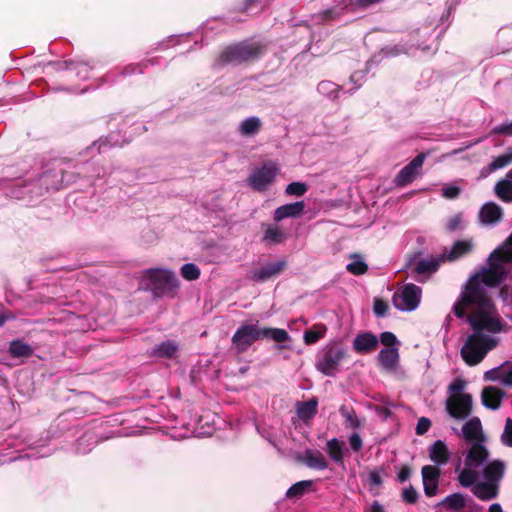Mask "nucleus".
<instances>
[{"label":"nucleus","instance_id":"6","mask_svg":"<svg viewBox=\"0 0 512 512\" xmlns=\"http://www.w3.org/2000/svg\"><path fill=\"white\" fill-rule=\"evenodd\" d=\"M279 173V167L276 163L268 161L261 167L256 168L249 176L248 185L256 191H264L271 185Z\"/></svg>","mask_w":512,"mask_h":512},{"label":"nucleus","instance_id":"59","mask_svg":"<svg viewBox=\"0 0 512 512\" xmlns=\"http://www.w3.org/2000/svg\"><path fill=\"white\" fill-rule=\"evenodd\" d=\"M366 512H385L384 507L378 502L374 501L370 508L366 510Z\"/></svg>","mask_w":512,"mask_h":512},{"label":"nucleus","instance_id":"49","mask_svg":"<svg viewBox=\"0 0 512 512\" xmlns=\"http://www.w3.org/2000/svg\"><path fill=\"white\" fill-rule=\"evenodd\" d=\"M465 386H466L465 380H463L461 378H457L448 386V391L450 392V395L464 393L463 390H464Z\"/></svg>","mask_w":512,"mask_h":512},{"label":"nucleus","instance_id":"13","mask_svg":"<svg viewBox=\"0 0 512 512\" xmlns=\"http://www.w3.org/2000/svg\"><path fill=\"white\" fill-rule=\"evenodd\" d=\"M502 217L503 209L495 202L485 203L479 211L480 221L485 225H496Z\"/></svg>","mask_w":512,"mask_h":512},{"label":"nucleus","instance_id":"20","mask_svg":"<svg viewBox=\"0 0 512 512\" xmlns=\"http://www.w3.org/2000/svg\"><path fill=\"white\" fill-rule=\"evenodd\" d=\"M287 239L285 231L277 224L265 225L262 242L267 245H277L283 243Z\"/></svg>","mask_w":512,"mask_h":512},{"label":"nucleus","instance_id":"7","mask_svg":"<svg viewBox=\"0 0 512 512\" xmlns=\"http://www.w3.org/2000/svg\"><path fill=\"white\" fill-rule=\"evenodd\" d=\"M472 397L468 393L450 395L445 401V410L449 416L456 420H464L472 412Z\"/></svg>","mask_w":512,"mask_h":512},{"label":"nucleus","instance_id":"64","mask_svg":"<svg viewBox=\"0 0 512 512\" xmlns=\"http://www.w3.org/2000/svg\"><path fill=\"white\" fill-rule=\"evenodd\" d=\"M400 52H403V53H409L410 52V48H400V49H397L396 53H400Z\"/></svg>","mask_w":512,"mask_h":512},{"label":"nucleus","instance_id":"61","mask_svg":"<svg viewBox=\"0 0 512 512\" xmlns=\"http://www.w3.org/2000/svg\"><path fill=\"white\" fill-rule=\"evenodd\" d=\"M418 48L421 49L422 51L424 52H428L430 50H435V48L432 47V45H423V44H419L418 45Z\"/></svg>","mask_w":512,"mask_h":512},{"label":"nucleus","instance_id":"48","mask_svg":"<svg viewBox=\"0 0 512 512\" xmlns=\"http://www.w3.org/2000/svg\"><path fill=\"white\" fill-rule=\"evenodd\" d=\"M373 310L377 317H384L388 311V304L382 299H375Z\"/></svg>","mask_w":512,"mask_h":512},{"label":"nucleus","instance_id":"54","mask_svg":"<svg viewBox=\"0 0 512 512\" xmlns=\"http://www.w3.org/2000/svg\"><path fill=\"white\" fill-rule=\"evenodd\" d=\"M364 77L365 73L363 71H356L350 76V81L356 85L354 90L361 86Z\"/></svg>","mask_w":512,"mask_h":512},{"label":"nucleus","instance_id":"42","mask_svg":"<svg viewBox=\"0 0 512 512\" xmlns=\"http://www.w3.org/2000/svg\"><path fill=\"white\" fill-rule=\"evenodd\" d=\"M421 473H422L423 481L439 480V477H440L439 468H437L436 466H432V465L423 466Z\"/></svg>","mask_w":512,"mask_h":512},{"label":"nucleus","instance_id":"63","mask_svg":"<svg viewBox=\"0 0 512 512\" xmlns=\"http://www.w3.org/2000/svg\"><path fill=\"white\" fill-rule=\"evenodd\" d=\"M8 315L0 313V327L9 319Z\"/></svg>","mask_w":512,"mask_h":512},{"label":"nucleus","instance_id":"38","mask_svg":"<svg viewBox=\"0 0 512 512\" xmlns=\"http://www.w3.org/2000/svg\"><path fill=\"white\" fill-rule=\"evenodd\" d=\"M326 328L324 326H318L315 329L307 330L304 333V342L307 345L314 344L324 337Z\"/></svg>","mask_w":512,"mask_h":512},{"label":"nucleus","instance_id":"8","mask_svg":"<svg viewBox=\"0 0 512 512\" xmlns=\"http://www.w3.org/2000/svg\"><path fill=\"white\" fill-rule=\"evenodd\" d=\"M421 288L415 284H407L393 296V304L400 311L415 310L421 300Z\"/></svg>","mask_w":512,"mask_h":512},{"label":"nucleus","instance_id":"21","mask_svg":"<svg viewBox=\"0 0 512 512\" xmlns=\"http://www.w3.org/2000/svg\"><path fill=\"white\" fill-rule=\"evenodd\" d=\"M483 476L485 482L499 486V482L504 475V464L500 461H494L488 465H484Z\"/></svg>","mask_w":512,"mask_h":512},{"label":"nucleus","instance_id":"14","mask_svg":"<svg viewBox=\"0 0 512 512\" xmlns=\"http://www.w3.org/2000/svg\"><path fill=\"white\" fill-rule=\"evenodd\" d=\"M485 379L490 381H498L504 386H512V362H505L499 367L487 371L484 375Z\"/></svg>","mask_w":512,"mask_h":512},{"label":"nucleus","instance_id":"5","mask_svg":"<svg viewBox=\"0 0 512 512\" xmlns=\"http://www.w3.org/2000/svg\"><path fill=\"white\" fill-rule=\"evenodd\" d=\"M157 295L174 292L179 287V280L170 269L153 268L145 272Z\"/></svg>","mask_w":512,"mask_h":512},{"label":"nucleus","instance_id":"33","mask_svg":"<svg viewBox=\"0 0 512 512\" xmlns=\"http://www.w3.org/2000/svg\"><path fill=\"white\" fill-rule=\"evenodd\" d=\"M317 91L329 99H336L340 92V87L331 81H321L317 86Z\"/></svg>","mask_w":512,"mask_h":512},{"label":"nucleus","instance_id":"27","mask_svg":"<svg viewBox=\"0 0 512 512\" xmlns=\"http://www.w3.org/2000/svg\"><path fill=\"white\" fill-rule=\"evenodd\" d=\"M512 163V158L506 150L503 154L495 157L492 161L481 170V176L486 177L489 174L502 169Z\"/></svg>","mask_w":512,"mask_h":512},{"label":"nucleus","instance_id":"52","mask_svg":"<svg viewBox=\"0 0 512 512\" xmlns=\"http://www.w3.org/2000/svg\"><path fill=\"white\" fill-rule=\"evenodd\" d=\"M380 340L382 344L388 347H392L397 342V338L392 332H383L380 335Z\"/></svg>","mask_w":512,"mask_h":512},{"label":"nucleus","instance_id":"62","mask_svg":"<svg viewBox=\"0 0 512 512\" xmlns=\"http://www.w3.org/2000/svg\"><path fill=\"white\" fill-rule=\"evenodd\" d=\"M55 175H53L54 177ZM52 177L51 174H44L42 177H41V181L44 183V184H48L50 182V178Z\"/></svg>","mask_w":512,"mask_h":512},{"label":"nucleus","instance_id":"57","mask_svg":"<svg viewBox=\"0 0 512 512\" xmlns=\"http://www.w3.org/2000/svg\"><path fill=\"white\" fill-rule=\"evenodd\" d=\"M369 482L375 486H379L382 484L381 475L378 472H370L369 473Z\"/></svg>","mask_w":512,"mask_h":512},{"label":"nucleus","instance_id":"51","mask_svg":"<svg viewBox=\"0 0 512 512\" xmlns=\"http://www.w3.org/2000/svg\"><path fill=\"white\" fill-rule=\"evenodd\" d=\"M431 426V421L426 417H421L416 425V434L423 435Z\"/></svg>","mask_w":512,"mask_h":512},{"label":"nucleus","instance_id":"43","mask_svg":"<svg viewBox=\"0 0 512 512\" xmlns=\"http://www.w3.org/2000/svg\"><path fill=\"white\" fill-rule=\"evenodd\" d=\"M502 443L507 447H512V419L507 418L505 421L504 430L501 435Z\"/></svg>","mask_w":512,"mask_h":512},{"label":"nucleus","instance_id":"29","mask_svg":"<svg viewBox=\"0 0 512 512\" xmlns=\"http://www.w3.org/2000/svg\"><path fill=\"white\" fill-rule=\"evenodd\" d=\"M326 452L335 463L340 465L344 463V445L338 438H332L327 441Z\"/></svg>","mask_w":512,"mask_h":512},{"label":"nucleus","instance_id":"45","mask_svg":"<svg viewBox=\"0 0 512 512\" xmlns=\"http://www.w3.org/2000/svg\"><path fill=\"white\" fill-rule=\"evenodd\" d=\"M418 499V492L412 485L405 487L402 491V500L408 504L416 503Z\"/></svg>","mask_w":512,"mask_h":512},{"label":"nucleus","instance_id":"4","mask_svg":"<svg viewBox=\"0 0 512 512\" xmlns=\"http://www.w3.org/2000/svg\"><path fill=\"white\" fill-rule=\"evenodd\" d=\"M346 357L347 350L342 345L329 343L318 352L315 368L325 376L334 377Z\"/></svg>","mask_w":512,"mask_h":512},{"label":"nucleus","instance_id":"39","mask_svg":"<svg viewBox=\"0 0 512 512\" xmlns=\"http://www.w3.org/2000/svg\"><path fill=\"white\" fill-rule=\"evenodd\" d=\"M181 275L188 281H194L200 277V269L194 263H186L181 267Z\"/></svg>","mask_w":512,"mask_h":512},{"label":"nucleus","instance_id":"24","mask_svg":"<svg viewBox=\"0 0 512 512\" xmlns=\"http://www.w3.org/2000/svg\"><path fill=\"white\" fill-rule=\"evenodd\" d=\"M179 350V345L173 340L163 341L155 345L150 355L159 358H173Z\"/></svg>","mask_w":512,"mask_h":512},{"label":"nucleus","instance_id":"35","mask_svg":"<svg viewBox=\"0 0 512 512\" xmlns=\"http://www.w3.org/2000/svg\"><path fill=\"white\" fill-rule=\"evenodd\" d=\"M351 259H352V261L350 263H348L346 266V269L350 273H352L354 275H362L367 271L368 266L364 262V260L361 258V256L353 255V256H351Z\"/></svg>","mask_w":512,"mask_h":512},{"label":"nucleus","instance_id":"26","mask_svg":"<svg viewBox=\"0 0 512 512\" xmlns=\"http://www.w3.org/2000/svg\"><path fill=\"white\" fill-rule=\"evenodd\" d=\"M411 265L413 266V271L418 276H422L434 273L438 269L439 262L434 258H416Z\"/></svg>","mask_w":512,"mask_h":512},{"label":"nucleus","instance_id":"36","mask_svg":"<svg viewBox=\"0 0 512 512\" xmlns=\"http://www.w3.org/2000/svg\"><path fill=\"white\" fill-rule=\"evenodd\" d=\"M339 412L345 418V423L347 427L355 429L361 426V422L358 419L354 410L348 409L346 406L343 405L340 407Z\"/></svg>","mask_w":512,"mask_h":512},{"label":"nucleus","instance_id":"60","mask_svg":"<svg viewBox=\"0 0 512 512\" xmlns=\"http://www.w3.org/2000/svg\"><path fill=\"white\" fill-rule=\"evenodd\" d=\"M488 512H503L502 507L498 503L490 505Z\"/></svg>","mask_w":512,"mask_h":512},{"label":"nucleus","instance_id":"16","mask_svg":"<svg viewBox=\"0 0 512 512\" xmlns=\"http://www.w3.org/2000/svg\"><path fill=\"white\" fill-rule=\"evenodd\" d=\"M430 460L436 465L441 466L448 462L450 452L447 445L442 440H436L428 449Z\"/></svg>","mask_w":512,"mask_h":512},{"label":"nucleus","instance_id":"25","mask_svg":"<svg viewBox=\"0 0 512 512\" xmlns=\"http://www.w3.org/2000/svg\"><path fill=\"white\" fill-rule=\"evenodd\" d=\"M482 434V425L478 417H473L464 423L461 429L462 437L467 441L478 440Z\"/></svg>","mask_w":512,"mask_h":512},{"label":"nucleus","instance_id":"47","mask_svg":"<svg viewBox=\"0 0 512 512\" xmlns=\"http://www.w3.org/2000/svg\"><path fill=\"white\" fill-rule=\"evenodd\" d=\"M349 445L352 451L360 452L363 448V440L359 433L354 432L349 437Z\"/></svg>","mask_w":512,"mask_h":512},{"label":"nucleus","instance_id":"11","mask_svg":"<svg viewBox=\"0 0 512 512\" xmlns=\"http://www.w3.org/2000/svg\"><path fill=\"white\" fill-rule=\"evenodd\" d=\"M287 266L284 259L277 260L272 263H267L259 269L252 271L251 279L255 282H265L271 278L278 276Z\"/></svg>","mask_w":512,"mask_h":512},{"label":"nucleus","instance_id":"10","mask_svg":"<svg viewBox=\"0 0 512 512\" xmlns=\"http://www.w3.org/2000/svg\"><path fill=\"white\" fill-rule=\"evenodd\" d=\"M426 159L425 153H420L405 165L396 175L395 184L398 187H405L411 184L419 175Z\"/></svg>","mask_w":512,"mask_h":512},{"label":"nucleus","instance_id":"12","mask_svg":"<svg viewBox=\"0 0 512 512\" xmlns=\"http://www.w3.org/2000/svg\"><path fill=\"white\" fill-rule=\"evenodd\" d=\"M304 209V201L284 204L275 209L273 219L275 222H280L287 218H297L303 214Z\"/></svg>","mask_w":512,"mask_h":512},{"label":"nucleus","instance_id":"1","mask_svg":"<svg viewBox=\"0 0 512 512\" xmlns=\"http://www.w3.org/2000/svg\"><path fill=\"white\" fill-rule=\"evenodd\" d=\"M512 265V235L488 258V268L471 276L452 306L453 314L466 318L472 333L460 350L466 364L474 366L483 361L489 351L499 343L498 334L505 323L501 319L488 289L498 286L510 273Z\"/></svg>","mask_w":512,"mask_h":512},{"label":"nucleus","instance_id":"9","mask_svg":"<svg viewBox=\"0 0 512 512\" xmlns=\"http://www.w3.org/2000/svg\"><path fill=\"white\" fill-rule=\"evenodd\" d=\"M262 328L255 324H242L234 333L232 343L238 352L246 351L255 341L263 339Z\"/></svg>","mask_w":512,"mask_h":512},{"label":"nucleus","instance_id":"41","mask_svg":"<svg viewBox=\"0 0 512 512\" xmlns=\"http://www.w3.org/2000/svg\"><path fill=\"white\" fill-rule=\"evenodd\" d=\"M67 69L75 72V74L82 79L87 78L89 72V66L83 62H72Z\"/></svg>","mask_w":512,"mask_h":512},{"label":"nucleus","instance_id":"30","mask_svg":"<svg viewBox=\"0 0 512 512\" xmlns=\"http://www.w3.org/2000/svg\"><path fill=\"white\" fill-rule=\"evenodd\" d=\"M9 353L12 357H29L33 354V348L22 340H13L9 344Z\"/></svg>","mask_w":512,"mask_h":512},{"label":"nucleus","instance_id":"22","mask_svg":"<svg viewBox=\"0 0 512 512\" xmlns=\"http://www.w3.org/2000/svg\"><path fill=\"white\" fill-rule=\"evenodd\" d=\"M380 365L386 370H393L398 365L399 352L396 347H387L380 350L378 354Z\"/></svg>","mask_w":512,"mask_h":512},{"label":"nucleus","instance_id":"3","mask_svg":"<svg viewBox=\"0 0 512 512\" xmlns=\"http://www.w3.org/2000/svg\"><path fill=\"white\" fill-rule=\"evenodd\" d=\"M262 53V47L257 43L241 42L228 46L216 59L215 65H238L246 61L258 58Z\"/></svg>","mask_w":512,"mask_h":512},{"label":"nucleus","instance_id":"40","mask_svg":"<svg viewBox=\"0 0 512 512\" xmlns=\"http://www.w3.org/2000/svg\"><path fill=\"white\" fill-rule=\"evenodd\" d=\"M308 190V187L303 182H292L286 186L285 193L290 196L301 197Z\"/></svg>","mask_w":512,"mask_h":512},{"label":"nucleus","instance_id":"23","mask_svg":"<svg viewBox=\"0 0 512 512\" xmlns=\"http://www.w3.org/2000/svg\"><path fill=\"white\" fill-rule=\"evenodd\" d=\"M261 128V119L257 116H250L240 122L238 132L243 137H253L259 133Z\"/></svg>","mask_w":512,"mask_h":512},{"label":"nucleus","instance_id":"19","mask_svg":"<svg viewBox=\"0 0 512 512\" xmlns=\"http://www.w3.org/2000/svg\"><path fill=\"white\" fill-rule=\"evenodd\" d=\"M504 393L496 387H486L482 391L481 400L482 404L491 410H496L500 407Z\"/></svg>","mask_w":512,"mask_h":512},{"label":"nucleus","instance_id":"28","mask_svg":"<svg viewBox=\"0 0 512 512\" xmlns=\"http://www.w3.org/2000/svg\"><path fill=\"white\" fill-rule=\"evenodd\" d=\"M318 401L316 398H311L308 401L299 402L296 410L298 417L303 421L312 419L317 413Z\"/></svg>","mask_w":512,"mask_h":512},{"label":"nucleus","instance_id":"55","mask_svg":"<svg viewBox=\"0 0 512 512\" xmlns=\"http://www.w3.org/2000/svg\"><path fill=\"white\" fill-rule=\"evenodd\" d=\"M411 476V470L409 467L407 466H404L401 468V470L399 471L398 475H397V478L400 482H405L407 481Z\"/></svg>","mask_w":512,"mask_h":512},{"label":"nucleus","instance_id":"56","mask_svg":"<svg viewBox=\"0 0 512 512\" xmlns=\"http://www.w3.org/2000/svg\"><path fill=\"white\" fill-rule=\"evenodd\" d=\"M484 139H485V137L479 138V139H477V140H475V141H473V142H470V143L466 144V145H465L464 147H462V148H459V149L453 150V151L451 152V155H456V154H458V153H461V152H463V151H465V150H467V149L471 148L472 146H474V145H476V144L481 143Z\"/></svg>","mask_w":512,"mask_h":512},{"label":"nucleus","instance_id":"2","mask_svg":"<svg viewBox=\"0 0 512 512\" xmlns=\"http://www.w3.org/2000/svg\"><path fill=\"white\" fill-rule=\"evenodd\" d=\"M488 456L489 453L484 445L474 443L465 457L464 467H461L460 463H458L455 468L459 484L465 488L473 486V494L483 501L492 500L499 493L498 485L485 481L476 482L479 477V469L483 468L485 463H487Z\"/></svg>","mask_w":512,"mask_h":512},{"label":"nucleus","instance_id":"17","mask_svg":"<svg viewBox=\"0 0 512 512\" xmlns=\"http://www.w3.org/2000/svg\"><path fill=\"white\" fill-rule=\"evenodd\" d=\"M301 461L311 469L325 470L328 468L326 458L318 450L306 449L301 457Z\"/></svg>","mask_w":512,"mask_h":512},{"label":"nucleus","instance_id":"18","mask_svg":"<svg viewBox=\"0 0 512 512\" xmlns=\"http://www.w3.org/2000/svg\"><path fill=\"white\" fill-rule=\"evenodd\" d=\"M494 194L505 203H512V173L507 172L494 186Z\"/></svg>","mask_w":512,"mask_h":512},{"label":"nucleus","instance_id":"37","mask_svg":"<svg viewBox=\"0 0 512 512\" xmlns=\"http://www.w3.org/2000/svg\"><path fill=\"white\" fill-rule=\"evenodd\" d=\"M312 484L309 480L299 481L293 484L286 492L288 498L301 497Z\"/></svg>","mask_w":512,"mask_h":512},{"label":"nucleus","instance_id":"32","mask_svg":"<svg viewBox=\"0 0 512 512\" xmlns=\"http://www.w3.org/2000/svg\"><path fill=\"white\" fill-rule=\"evenodd\" d=\"M439 505H446L453 510H460L466 505V498L461 493H453L445 497Z\"/></svg>","mask_w":512,"mask_h":512},{"label":"nucleus","instance_id":"50","mask_svg":"<svg viewBox=\"0 0 512 512\" xmlns=\"http://www.w3.org/2000/svg\"><path fill=\"white\" fill-rule=\"evenodd\" d=\"M460 194V188L456 185H446L442 188V196L447 199L457 198Z\"/></svg>","mask_w":512,"mask_h":512},{"label":"nucleus","instance_id":"31","mask_svg":"<svg viewBox=\"0 0 512 512\" xmlns=\"http://www.w3.org/2000/svg\"><path fill=\"white\" fill-rule=\"evenodd\" d=\"M262 336L277 343H283L290 339L288 332L281 328H262Z\"/></svg>","mask_w":512,"mask_h":512},{"label":"nucleus","instance_id":"44","mask_svg":"<svg viewBox=\"0 0 512 512\" xmlns=\"http://www.w3.org/2000/svg\"><path fill=\"white\" fill-rule=\"evenodd\" d=\"M490 135H503L506 137H512V121L505 122L493 127Z\"/></svg>","mask_w":512,"mask_h":512},{"label":"nucleus","instance_id":"15","mask_svg":"<svg viewBox=\"0 0 512 512\" xmlns=\"http://www.w3.org/2000/svg\"><path fill=\"white\" fill-rule=\"evenodd\" d=\"M379 340L370 332L358 334L353 341V349L360 354L369 353L378 346Z\"/></svg>","mask_w":512,"mask_h":512},{"label":"nucleus","instance_id":"34","mask_svg":"<svg viewBox=\"0 0 512 512\" xmlns=\"http://www.w3.org/2000/svg\"><path fill=\"white\" fill-rule=\"evenodd\" d=\"M473 248L472 241H457L451 248V251L448 255L450 260H455L468 252H470Z\"/></svg>","mask_w":512,"mask_h":512},{"label":"nucleus","instance_id":"46","mask_svg":"<svg viewBox=\"0 0 512 512\" xmlns=\"http://www.w3.org/2000/svg\"><path fill=\"white\" fill-rule=\"evenodd\" d=\"M439 480L423 481L424 493L427 497H433L438 493Z\"/></svg>","mask_w":512,"mask_h":512},{"label":"nucleus","instance_id":"53","mask_svg":"<svg viewBox=\"0 0 512 512\" xmlns=\"http://www.w3.org/2000/svg\"><path fill=\"white\" fill-rule=\"evenodd\" d=\"M461 222H462L461 215H455L448 220L446 227L449 231H455L460 227Z\"/></svg>","mask_w":512,"mask_h":512},{"label":"nucleus","instance_id":"58","mask_svg":"<svg viewBox=\"0 0 512 512\" xmlns=\"http://www.w3.org/2000/svg\"><path fill=\"white\" fill-rule=\"evenodd\" d=\"M265 3V0H245V11H250L254 4H259L262 7Z\"/></svg>","mask_w":512,"mask_h":512}]
</instances>
